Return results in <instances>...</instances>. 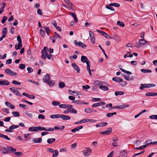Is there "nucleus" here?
<instances>
[{
	"instance_id": "f257e3e1",
	"label": "nucleus",
	"mask_w": 157,
	"mask_h": 157,
	"mask_svg": "<svg viewBox=\"0 0 157 157\" xmlns=\"http://www.w3.org/2000/svg\"><path fill=\"white\" fill-rule=\"evenodd\" d=\"M43 82H47L49 85L53 86L55 84V82L53 81L50 80V76L48 74H46L43 78Z\"/></svg>"
},
{
	"instance_id": "f03ea898",
	"label": "nucleus",
	"mask_w": 157,
	"mask_h": 157,
	"mask_svg": "<svg viewBox=\"0 0 157 157\" xmlns=\"http://www.w3.org/2000/svg\"><path fill=\"white\" fill-rule=\"evenodd\" d=\"M141 86L140 87V89L141 90H143L144 88H149L152 87H154L156 86V85L151 83L149 84H140Z\"/></svg>"
},
{
	"instance_id": "7ed1b4c3",
	"label": "nucleus",
	"mask_w": 157,
	"mask_h": 157,
	"mask_svg": "<svg viewBox=\"0 0 157 157\" xmlns=\"http://www.w3.org/2000/svg\"><path fill=\"white\" fill-rule=\"evenodd\" d=\"M46 49H47L48 50V49L46 47H45L43 50L41 51L42 56L41 58L44 59H46V57L48 55V53L47 52Z\"/></svg>"
},
{
	"instance_id": "20e7f679",
	"label": "nucleus",
	"mask_w": 157,
	"mask_h": 157,
	"mask_svg": "<svg viewBox=\"0 0 157 157\" xmlns=\"http://www.w3.org/2000/svg\"><path fill=\"white\" fill-rule=\"evenodd\" d=\"M10 89L11 91L16 95L19 96H22L21 94L19 93L18 89L17 88L11 87L10 88Z\"/></svg>"
},
{
	"instance_id": "39448f33",
	"label": "nucleus",
	"mask_w": 157,
	"mask_h": 157,
	"mask_svg": "<svg viewBox=\"0 0 157 157\" xmlns=\"http://www.w3.org/2000/svg\"><path fill=\"white\" fill-rule=\"evenodd\" d=\"M89 35L90 36V42L93 44L95 43V38L94 33L91 31H89Z\"/></svg>"
},
{
	"instance_id": "423d86ee",
	"label": "nucleus",
	"mask_w": 157,
	"mask_h": 157,
	"mask_svg": "<svg viewBox=\"0 0 157 157\" xmlns=\"http://www.w3.org/2000/svg\"><path fill=\"white\" fill-rule=\"evenodd\" d=\"M5 72L8 75L11 76H16L17 75L16 73L13 72L12 71L9 69H6Z\"/></svg>"
},
{
	"instance_id": "0eeeda50",
	"label": "nucleus",
	"mask_w": 157,
	"mask_h": 157,
	"mask_svg": "<svg viewBox=\"0 0 157 157\" xmlns=\"http://www.w3.org/2000/svg\"><path fill=\"white\" fill-rule=\"evenodd\" d=\"M88 59L85 56H82L81 57V61L83 63H86L87 64V69L88 70Z\"/></svg>"
},
{
	"instance_id": "6e6552de",
	"label": "nucleus",
	"mask_w": 157,
	"mask_h": 157,
	"mask_svg": "<svg viewBox=\"0 0 157 157\" xmlns=\"http://www.w3.org/2000/svg\"><path fill=\"white\" fill-rule=\"evenodd\" d=\"M112 132V129L111 128H108L107 130L105 131L101 132L100 133L102 135H108L110 134Z\"/></svg>"
},
{
	"instance_id": "1a4fd4ad",
	"label": "nucleus",
	"mask_w": 157,
	"mask_h": 157,
	"mask_svg": "<svg viewBox=\"0 0 157 157\" xmlns=\"http://www.w3.org/2000/svg\"><path fill=\"white\" fill-rule=\"evenodd\" d=\"M97 31L100 33L101 35L104 36L105 38L108 39L111 38V37L105 33L99 30H97Z\"/></svg>"
},
{
	"instance_id": "9d476101",
	"label": "nucleus",
	"mask_w": 157,
	"mask_h": 157,
	"mask_svg": "<svg viewBox=\"0 0 157 157\" xmlns=\"http://www.w3.org/2000/svg\"><path fill=\"white\" fill-rule=\"evenodd\" d=\"M5 104L7 106L9 107L10 109H14L15 108L13 105L12 104L10 103L8 101H6Z\"/></svg>"
},
{
	"instance_id": "9b49d317",
	"label": "nucleus",
	"mask_w": 157,
	"mask_h": 157,
	"mask_svg": "<svg viewBox=\"0 0 157 157\" xmlns=\"http://www.w3.org/2000/svg\"><path fill=\"white\" fill-rule=\"evenodd\" d=\"M42 141V139L41 138H34L33 139V141L34 143H40Z\"/></svg>"
},
{
	"instance_id": "f8f14e48",
	"label": "nucleus",
	"mask_w": 157,
	"mask_h": 157,
	"mask_svg": "<svg viewBox=\"0 0 157 157\" xmlns=\"http://www.w3.org/2000/svg\"><path fill=\"white\" fill-rule=\"evenodd\" d=\"M9 84V82L6 80L4 79V80H0V85L1 86H2L3 85H8Z\"/></svg>"
},
{
	"instance_id": "ddd939ff",
	"label": "nucleus",
	"mask_w": 157,
	"mask_h": 157,
	"mask_svg": "<svg viewBox=\"0 0 157 157\" xmlns=\"http://www.w3.org/2000/svg\"><path fill=\"white\" fill-rule=\"evenodd\" d=\"M68 108H69L70 110V112L71 113H77V111L74 109L72 108V106L71 105H68Z\"/></svg>"
},
{
	"instance_id": "4468645a",
	"label": "nucleus",
	"mask_w": 157,
	"mask_h": 157,
	"mask_svg": "<svg viewBox=\"0 0 157 157\" xmlns=\"http://www.w3.org/2000/svg\"><path fill=\"white\" fill-rule=\"evenodd\" d=\"M22 94L24 96H25L31 99H34L35 97V96L33 95H30L25 93H23Z\"/></svg>"
},
{
	"instance_id": "2eb2a0df",
	"label": "nucleus",
	"mask_w": 157,
	"mask_h": 157,
	"mask_svg": "<svg viewBox=\"0 0 157 157\" xmlns=\"http://www.w3.org/2000/svg\"><path fill=\"white\" fill-rule=\"evenodd\" d=\"M112 80L117 82H122L123 80L121 78L118 77H115L112 78Z\"/></svg>"
},
{
	"instance_id": "dca6fc26",
	"label": "nucleus",
	"mask_w": 157,
	"mask_h": 157,
	"mask_svg": "<svg viewBox=\"0 0 157 157\" xmlns=\"http://www.w3.org/2000/svg\"><path fill=\"white\" fill-rule=\"evenodd\" d=\"M60 117L64 120H68L71 119L70 116L64 115H61Z\"/></svg>"
},
{
	"instance_id": "f3484780",
	"label": "nucleus",
	"mask_w": 157,
	"mask_h": 157,
	"mask_svg": "<svg viewBox=\"0 0 157 157\" xmlns=\"http://www.w3.org/2000/svg\"><path fill=\"white\" fill-rule=\"evenodd\" d=\"M129 106L128 104H122L120 105H118L119 109H123L126 108L128 107Z\"/></svg>"
},
{
	"instance_id": "a211bd4d",
	"label": "nucleus",
	"mask_w": 157,
	"mask_h": 157,
	"mask_svg": "<svg viewBox=\"0 0 157 157\" xmlns=\"http://www.w3.org/2000/svg\"><path fill=\"white\" fill-rule=\"evenodd\" d=\"M72 65L73 67L74 68L75 70L78 73L79 72L80 69L78 67L75 63H72Z\"/></svg>"
},
{
	"instance_id": "6ab92c4d",
	"label": "nucleus",
	"mask_w": 157,
	"mask_h": 157,
	"mask_svg": "<svg viewBox=\"0 0 157 157\" xmlns=\"http://www.w3.org/2000/svg\"><path fill=\"white\" fill-rule=\"evenodd\" d=\"M83 126H80L79 127H76L75 128H74L72 129L71 130V131L73 132H75L77 131H78L79 130L81 129L82 128Z\"/></svg>"
},
{
	"instance_id": "aec40b11",
	"label": "nucleus",
	"mask_w": 157,
	"mask_h": 157,
	"mask_svg": "<svg viewBox=\"0 0 157 157\" xmlns=\"http://www.w3.org/2000/svg\"><path fill=\"white\" fill-rule=\"evenodd\" d=\"M29 130L31 132H37V126L30 127L29 129Z\"/></svg>"
},
{
	"instance_id": "412c9836",
	"label": "nucleus",
	"mask_w": 157,
	"mask_h": 157,
	"mask_svg": "<svg viewBox=\"0 0 157 157\" xmlns=\"http://www.w3.org/2000/svg\"><path fill=\"white\" fill-rule=\"evenodd\" d=\"M146 95L148 96H153L157 95V93L149 92L146 94Z\"/></svg>"
},
{
	"instance_id": "4be33fe9",
	"label": "nucleus",
	"mask_w": 157,
	"mask_h": 157,
	"mask_svg": "<svg viewBox=\"0 0 157 157\" xmlns=\"http://www.w3.org/2000/svg\"><path fill=\"white\" fill-rule=\"evenodd\" d=\"M7 29L6 28H5L2 31V37L3 38H5L6 36V34L7 33Z\"/></svg>"
},
{
	"instance_id": "5701e85b",
	"label": "nucleus",
	"mask_w": 157,
	"mask_h": 157,
	"mask_svg": "<svg viewBox=\"0 0 157 157\" xmlns=\"http://www.w3.org/2000/svg\"><path fill=\"white\" fill-rule=\"evenodd\" d=\"M60 116L61 115L59 114H54L51 115L50 116V118L53 119L58 118L60 117Z\"/></svg>"
},
{
	"instance_id": "b1692460",
	"label": "nucleus",
	"mask_w": 157,
	"mask_h": 157,
	"mask_svg": "<svg viewBox=\"0 0 157 157\" xmlns=\"http://www.w3.org/2000/svg\"><path fill=\"white\" fill-rule=\"evenodd\" d=\"M55 139L54 138H51L48 139L47 140V142L49 144H52L55 141Z\"/></svg>"
},
{
	"instance_id": "393cba45",
	"label": "nucleus",
	"mask_w": 157,
	"mask_h": 157,
	"mask_svg": "<svg viewBox=\"0 0 157 157\" xmlns=\"http://www.w3.org/2000/svg\"><path fill=\"white\" fill-rule=\"evenodd\" d=\"M112 6L111 5H110V4L109 5H107L105 7L106 9H108L110 10H111L113 11H114V9L111 6Z\"/></svg>"
},
{
	"instance_id": "a878e982",
	"label": "nucleus",
	"mask_w": 157,
	"mask_h": 157,
	"mask_svg": "<svg viewBox=\"0 0 157 157\" xmlns=\"http://www.w3.org/2000/svg\"><path fill=\"white\" fill-rule=\"evenodd\" d=\"M141 71L144 73H151L152 71L151 70L149 69H142L141 70Z\"/></svg>"
},
{
	"instance_id": "bb28decb",
	"label": "nucleus",
	"mask_w": 157,
	"mask_h": 157,
	"mask_svg": "<svg viewBox=\"0 0 157 157\" xmlns=\"http://www.w3.org/2000/svg\"><path fill=\"white\" fill-rule=\"evenodd\" d=\"M0 137L4 138L7 140H10V138L8 137L7 136L0 133Z\"/></svg>"
},
{
	"instance_id": "cd10ccee",
	"label": "nucleus",
	"mask_w": 157,
	"mask_h": 157,
	"mask_svg": "<svg viewBox=\"0 0 157 157\" xmlns=\"http://www.w3.org/2000/svg\"><path fill=\"white\" fill-rule=\"evenodd\" d=\"M64 126H55L54 128L55 130L58 129L60 130H63L64 128Z\"/></svg>"
},
{
	"instance_id": "c85d7f7f",
	"label": "nucleus",
	"mask_w": 157,
	"mask_h": 157,
	"mask_svg": "<svg viewBox=\"0 0 157 157\" xmlns=\"http://www.w3.org/2000/svg\"><path fill=\"white\" fill-rule=\"evenodd\" d=\"M99 87L100 89L104 91H107L109 89L107 87L103 86H100Z\"/></svg>"
},
{
	"instance_id": "c756f323",
	"label": "nucleus",
	"mask_w": 157,
	"mask_h": 157,
	"mask_svg": "<svg viewBox=\"0 0 157 157\" xmlns=\"http://www.w3.org/2000/svg\"><path fill=\"white\" fill-rule=\"evenodd\" d=\"M53 154L52 157H56L59 154L58 151L57 150H54L53 152Z\"/></svg>"
},
{
	"instance_id": "7c9ffc66",
	"label": "nucleus",
	"mask_w": 157,
	"mask_h": 157,
	"mask_svg": "<svg viewBox=\"0 0 157 157\" xmlns=\"http://www.w3.org/2000/svg\"><path fill=\"white\" fill-rule=\"evenodd\" d=\"M19 127L18 125H13L10 126L9 128L10 130H12L14 129L18 128Z\"/></svg>"
},
{
	"instance_id": "2f4dec72",
	"label": "nucleus",
	"mask_w": 157,
	"mask_h": 157,
	"mask_svg": "<svg viewBox=\"0 0 157 157\" xmlns=\"http://www.w3.org/2000/svg\"><path fill=\"white\" fill-rule=\"evenodd\" d=\"M12 114L14 117H18L19 116L20 114L18 112L13 111L12 112Z\"/></svg>"
},
{
	"instance_id": "473e14b6",
	"label": "nucleus",
	"mask_w": 157,
	"mask_h": 157,
	"mask_svg": "<svg viewBox=\"0 0 157 157\" xmlns=\"http://www.w3.org/2000/svg\"><path fill=\"white\" fill-rule=\"evenodd\" d=\"M83 153L84 156H87L88 155V149L87 148H86V149L84 150L83 151Z\"/></svg>"
},
{
	"instance_id": "72a5a7b5",
	"label": "nucleus",
	"mask_w": 157,
	"mask_h": 157,
	"mask_svg": "<svg viewBox=\"0 0 157 157\" xmlns=\"http://www.w3.org/2000/svg\"><path fill=\"white\" fill-rule=\"evenodd\" d=\"M117 113L116 112H113L112 113H108L106 114V116L108 117H110L112 116L113 115H116Z\"/></svg>"
},
{
	"instance_id": "f704fd0d",
	"label": "nucleus",
	"mask_w": 157,
	"mask_h": 157,
	"mask_svg": "<svg viewBox=\"0 0 157 157\" xmlns=\"http://www.w3.org/2000/svg\"><path fill=\"white\" fill-rule=\"evenodd\" d=\"M139 42L140 45L144 44L147 42V41L144 39H140Z\"/></svg>"
},
{
	"instance_id": "c9c22d12",
	"label": "nucleus",
	"mask_w": 157,
	"mask_h": 157,
	"mask_svg": "<svg viewBox=\"0 0 157 157\" xmlns=\"http://www.w3.org/2000/svg\"><path fill=\"white\" fill-rule=\"evenodd\" d=\"M22 47V44H18V45H17V44L15 46V49L17 50L18 49H20Z\"/></svg>"
},
{
	"instance_id": "e433bc0d",
	"label": "nucleus",
	"mask_w": 157,
	"mask_h": 157,
	"mask_svg": "<svg viewBox=\"0 0 157 157\" xmlns=\"http://www.w3.org/2000/svg\"><path fill=\"white\" fill-rule=\"evenodd\" d=\"M66 105L65 104H61L59 105V107L60 108H68V105Z\"/></svg>"
},
{
	"instance_id": "4c0bfd02",
	"label": "nucleus",
	"mask_w": 157,
	"mask_h": 157,
	"mask_svg": "<svg viewBox=\"0 0 157 157\" xmlns=\"http://www.w3.org/2000/svg\"><path fill=\"white\" fill-rule=\"evenodd\" d=\"M124 94V92L122 91H116L115 93V94L116 96L118 95H122Z\"/></svg>"
},
{
	"instance_id": "58836bf2",
	"label": "nucleus",
	"mask_w": 157,
	"mask_h": 157,
	"mask_svg": "<svg viewBox=\"0 0 157 157\" xmlns=\"http://www.w3.org/2000/svg\"><path fill=\"white\" fill-rule=\"evenodd\" d=\"M52 104L54 106L59 105L60 104V103L57 101H53L52 103Z\"/></svg>"
},
{
	"instance_id": "ea45409f",
	"label": "nucleus",
	"mask_w": 157,
	"mask_h": 157,
	"mask_svg": "<svg viewBox=\"0 0 157 157\" xmlns=\"http://www.w3.org/2000/svg\"><path fill=\"white\" fill-rule=\"evenodd\" d=\"M37 130L39 131H42L46 130V128L44 127H41L40 126H37Z\"/></svg>"
},
{
	"instance_id": "a19ab883",
	"label": "nucleus",
	"mask_w": 157,
	"mask_h": 157,
	"mask_svg": "<svg viewBox=\"0 0 157 157\" xmlns=\"http://www.w3.org/2000/svg\"><path fill=\"white\" fill-rule=\"evenodd\" d=\"M59 86L60 88H63L65 86V84L63 82H60L59 84Z\"/></svg>"
},
{
	"instance_id": "79ce46f5",
	"label": "nucleus",
	"mask_w": 157,
	"mask_h": 157,
	"mask_svg": "<svg viewBox=\"0 0 157 157\" xmlns=\"http://www.w3.org/2000/svg\"><path fill=\"white\" fill-rule=\"evenodd\" d=\"M2 152L4 154L8 153V150L6 148L4 147L2 150Z\"/></svg>"
},
{
	"instance_id": "37998d69",
	"label": "nucleus",
	"mask_w": 157,
	"mask_h": 157,
	"mask_svg": "<svg viewBox=\"0 0 157 157\" xmlns=\"http://www.w3.org/2000/svg\"><path fill=\"white\" fill-rule=\"evenodd\" d=\"M117 23L118 25L120 26L121 27H123L124 26V23L122 22H121L120 21H118Z\"/></svg>"
},
{
	"instance_id": "c03bdc74",
	"label": "nucleus",
	"mask_w": 157,
	"mask_h": 157,
	"mask_svg": "<svg viewBox=\"0 0 157 157\" xmlns=\"http://www.w3.org/2000/svg\"><path fill=\"white\" fill-rule=\"evenodd\" d=\"M8 17L6 16H3L2 19V23H4L7 20Z\"/></svg>"
},
{
	"instance_id": "a18cd8bd",
	"label": "nucleus",
	"mask_w": 157,
	"mask_h": 157,
	"mask_svg": "<svg viewBox=\"0 0 157 157\" xmlns=\"http://www.w3.org/2000/svg\"><path fill=\"white\" fill-rule=\"evenodd\" d=\"M25 113L28 116L30 117H32V114L30 111L27 112Z\"/></svg>"
},
{
	"instance_id": "49530a36",
	"label": "nucleus",
	"mask_w": 157,
	"mask_h": 157,
	"mask_svg": "<svg viewBox=\"0 0 157 157\" xmlns=\"http://www.w3.org/2000/svg\"><path fill=\"white\" fill-rule=\"evenodd\" d=\"M14 153L16 155L18 156H21L23 155V153L20 152H15Z\"/></svg>"
},
{
	"instance_id": "de8ad7c7",
	"label": "nucleus",
	"mask_w": 157,
	"mask_h": 157,
	"mask_svg": "<svg viewBox=\"0 0 157 157\" xmlns=\"http://www.w3.org/2000/svg\"><path fill=\"white\" fill-rule=\"evenodd\" d=\"M17 41L18 42L19 44H22L21 40V37L20 36H18L17 37Z\"/></svg>"
},
{
	"instance_id": "09e8293b",
	"label": "nucleus",
	"mask_w": 157,
	"mask_h": 157,
	"mask_svg": "<svg viewBox=\"0 0 157 157\" xmlns=\"http://www.w3.org/2000/svg\"><path fill=\"white\" fill-rule=\"evenodd\" d=\"M150 118L152 119H156L157 120V115H152L150 116Z\"/></svg>"
},
{
	"instance_id": "8fccbe9b",
	"label": "nucleus",
	"mask_w": 157,
	"mask_h": 157,
	"mask_svg": "<svg viewBox=\"0 0 157 157\" xmlns=\"http://www.w3.org/2000/svg\"><path fill=\"white\" fill-rule=\"evenodd\" d=\"M101 100V98H93L91 100V101H100Z\"/></svg>"
},
{
	"instance_id": "3c124183",
	"label": "nucleus",
	"mask_w": 157,
	"mask_h": 157,
	"mask_svg": "<svg viewBox=\"0 0 157 157\" xmlns=\"http://www.w3.org/2000/svg\"><path fill=\"white\" fill-rule=\"evenodd\" d=\"M55 38L59 39L60 38V36H59L58 34L56 32L54 33V36L53 37V38Z\"/></svg>"
},
{
	"instance_id": "603ef678",
	"label": "nucleus",
	"mask_w": 157,
	"mask_h": 157,
	"mask_svg": "<svg viewBox=\"0 0 157 157\" xmlns=\"http://www.w3.org/2000/svg\"><path fill=\"white\" fill-rule=\"evenodd\" d=\"M20 68L21 69H23L25 67V64L21 63L20 64Z\"/></svg>"
},
{
	"instance_id": "864d4df0",
	"label": "nucleus",
	"mask_w": 157,
	"mask_h": 157,
	"mask_svg": "<svg viewBox=\"0 0 157 157\" xmlns=\"http://www.w3.org/2000/svg\"><path fill=\"white\" fill-rule=\"evenodd\" d=\"M80 43H82V42H81L80 41H79V42L78 43L77 42L76 40H75L74 41V43L75 45L77 46L81 47V44H80Z\"/></svg>"
},
{
	"instance_id": "5fc2aeb1",
	"label": "nucleus",
	"mask_w": 157,
	"mask_h": 157,
	"mask_svg": "<svg viewBox=\"0 0 157 157\" xmlns=\"http://www.w3.org/2000/svg\"><path fill=\"white\" fill-rule=\"evenodd\" d=\"M110 5H111L113 6L116 7H119L120 6V4L117 3H113L110 4Z\"/></svg>"
},
{
	"instance_id": "6e6d98bb",
	"label": "nucleus",
	"mask_w": 157,
	"mask_h": 157,
	"mask_svg": "<svg viewBox=\"0 0 157 157\" xmlns=\"http://www.w3.org/2000/svg\"><path fill=\"white\" fill-rule=\"evenodd\" d=\"M19 106L20 107L22 108L23 109H27L26 108V105L23 104H20L19 105Z\"/></svg>"
},
{
	"instance_id": "4d7b16f0",
	"label": "nucleus",
	"mask_w": 157,
	"mask_h": 157,
	"mask_svg": "<svg viewBox=\"0 0 157 157\" xmlns=\"http://www.w3.org/2000/svg\"><path fill=\"white\" fill-rule=\"evenodd\" d=\"M12 82L13 84L18 85H20L21 84V83L20 82H17V81L16 80H13L12 81Z\"/></svg>"
},
{
	"instance_id": "13d9d810",
	"label": "nucleus",
	"mask_w": 157,
	"mask_h": 157,
	"mask_svg": "<svg viewBox=\"0 0 157 157\" xmlns=\"http://www.w3.org/2000/svg\"><path fill=\"white\" fill-rule=\"evenodd\" d=\"M134 143L136 145V146L140 145L141 144V141L139 140H136L134 142Z\"/></svg>"
},
{
	"instance_id": "bf43d9fd",
	"label": "nucleus",
	"mask_w": 157,
	"mask_h": 157,
	"mask_svg": "<svg viewBox=\"0 0 157 157\" xmlns=\"http://www.w3.org/2000/svg\"><path fill=\"white\" fill-rule=\"evenodd\" d=\"M38 118L39 119H44L45 118V117L43 115L40 114L38 115Z\"/></svg>"
},
{
	"instance_id": "052dcab7",
	"label": "nucleus",
	"mask_w": 157,
	"mask_h": 157,
	"mask_svg": "<svg viewBox=\"0 0 157 157\" xmlns=\"http://www.w3.org/2000/svg\"><path fill=\"white\" fill-rule=\"evenodd\" d=\"M40 35L43 36H44L45 35L44 34V30H43L42 29H41L40 30Z\"/></svg>"
},
{
	"instance_id": "680f3d73",
	"label": "nucleus",
	"mask_w": 157,
	"mask_h": 157,
	"mask_svg": "<svg viewBox=\"0 0 157 157\" xmlns=\"http://www.w3.org/2000/svg\"><path fill=\"white\" fill-rule=\"evenodd\" d=\"M98 46L101 49V50L102 51V52H103V53H104V55H105V57L106 58H107V56L106 54V53H105V52L104 50L102 48V47H101V45H99Z\"/></svg>"
},
{
	"instance_id": "e2e57ef3",
	"label": "nucleus",
	"mask_w": 157,
	"mask_h": 157,
	"mask_svg": "<svg viewBox=\"0 0 157 157\" xmlns=\"http://www.w3.org/2000/svg\"><path fill=\"white\" fill-rule=\"evenodd\" d=\"M151 141V140H147L146 142L145 143L146 144L145 145H146V147L147 146H149V144H151V142L150 141Z\"/></svg>"
},
{
	"instance_id": "0e129e2a",
	"label": "nucleus",
	"mask_w": 157,
	"mask_h": 157,
	"mask_svg": "<svg viewBox=\"0 0 157 157\" xmlns=\"http://www.w3.org/2000/svg\"><path fill=\"white\" fill-rule=\"evenodd\" d=\"M27 70L29 73L32 72L33 71V69L30 67H28L27 68Z\"/></svg>"
},
{
	"instance_id": "69168bd1",
	"label": "nucleus",
	"mask_w": 157,
	"mask_h": 157,
	"mask_svg": "<svg viewBox=\"0 0 157 157\" xmlns=\"http://www.w3.org/2000/svg\"><path fill=\"white\" fill-rule=\"evenodd\" d=\"M134 45L137 48H140V44L139 42H136Z\"/></svg>"
},
{
	"instance_id": "338daca9",
	"label": "nucleus",
	"mask_w": 157,
	"mask_h": 157,
	"mask_svg": "<svg viewBox=\"0 0 157 157\" xmlns=\"http://www.w3.org/2000/svg\"><path fill=\"white\" fill-rule=\"evenodd\" d=\"M124 78L127 81H131L133 80V78H130L128 76H125Z\"/></svg>"
},
{
	"instance_id": "774afa93",
	"label": "nucleus",
	"mask_w": 157,
	"mask_h": 157,
	"mask_svg": "<svg viewBox=\"0 0 157 157\" xmlns=\"http://www.w3.org/2000/svg\"><path fill=\"white\" fill-rule=\"evenodd\" d=\"M92 106L93 107L99 106L100 104H99V103H96L93 104Z\"/></svg>"
}]
</instances>
